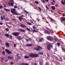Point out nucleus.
I'll return each instance as SVG.
<instances>
[{"label": "nucleus", "mask_w": 65, "mask_h": 65, "mask_svg": "<svg viewBox=\"0 0 65 65\" xmlns=\"http://www.w3.org/2000/svg\"><path fill=\"white\" fill-rule=\"evenodd\" d=\"M16 10L15 9H11L10 11L12 14H14L15 15H20V14H18V13H17V12L15 11Z\"/></svg>", "instance_id": "nucleus-1"}, {"label": "nucleus", "mask_w": 65, "mask_h": 65, "mask_svg": "<svg viewBox=\"0 0 65 65\" xmlns=\"http://www.w3.org/2000/svg\"><path fill=\"white\" fill-rule=\"evenodd\" d=\"M51 47H53L52 45L51 46V45L50 44H48L47 46V48L48 50H50L51 49Z\"/></svg>", "instance_id": "nucleus-2"}, {"label": "nucleus", "mask_w": 65, "mask_h": 65, "mask_svg": "<svg viewBox=\"0 0 65 65\" xmlns=\"http://www.w3.org/2000/svg\"><path fill=\"white\" fill-rule=\"evenodd\" d=\"M37 47L38 48H35V50H36V51H39L40 50V49H42V47H41V46H37Z\"/></svg>", "instance_id": "nucleus-3"}, {"label": "nucleus", "mask_w": 65, "mask_h": 65, "mask_svg": "<svg viewBox=\"0 0 65 65\" xmlns=\"http://www.w3.org/2000/svg\"><path fill=\"white\" fill-rule=\"evenodd\" d=\"M60 19L61 23H63V22H64L65 21V18L64 17H61Z\"/></svg>", "instance_id": "nucleus-4"}, {"label": "nucleus", "mask_w": 65, "mask_h": 65, "mask_svg": "<svg viewBox=\"0 0 65 65\" xmlns=\"http://www.w3.org/2000/svg\"><path fill=\"white\" fill-rule=\"evenodd\" d=\"M19 34H20V33H19V32H14L13 33V35H14V36H19Z\"/></svg>", "instance_id": "nucleus-5"}, {"label": "nucleus", "mask_w": 65, "mask_h": 65, "mask_svg": "<svg viewBox=\"0 0 65 65\" xmlns=\"http://www.w3.org/2000/svg\"><path fill=\"white\" fill-rule=\"evenodd\" d=\"M46 38L48 40H50V41H51V40H53V39L49 36H47L46 37Z\"/></svg>", "instance_id": "nucleus-6"}, {"label": "nucleus", "mask_w": 65, "mask_h": 65, "mask_svg": "<svg viewBox=\"0 0 65 65\" xmlns=\"http://www.w3.org/2000/svg\"><path fill=\"white\" fill-rule=\"evenodd\" d=\"M34 54L31 53L29 55V56L30 58H34Z\"/></svg>", "instance_id": "nucleus-7"}, {"label": "nucleus", "mask_w": 65, "mask_h": 65, "mask_svg": "<svg viewBox=\"0 0 65 65\" xmlns=\"http://www.w3.org/2000/svg\"><path fill=\"white\" fill-rule=\"evenodd\" d=\"M5 51L8 54H12V53L9 50H8L7 49H6Z\"/></svg>", "instance_id": "nucleus-8"}, {"label": "nucleus", "mask_w": 65, "mask_h": 65, "mask_svg": "<svg viewBox=\"0 0 65 65\" xmlns=\"http://www.w3.org/2000/svg\"><path fill=\"white\" fill-rule=\"evenodd\" d=\"M61 3L62 5H65V0H62L61 1Z\"/></svg>", "instance_id": "nucleus-9"}, {"label": "nucleus", "mask_w": 65, "mask_h": 65, "mask_svg": "<svg viewBox=\"0 0 65 65\" xmlns=\"http://www.w3.org/2000/svg\"><path fill=\"white\" fill-rule=\"evenodd\" d=\"M21 26L22 28H27V26L25 25H24L23 24H21Z\"/></svg>", "instance_id": "nucleus-10"}, {"label": "nucleus", "mask_w": 65, "mask_h": 65, "mask_svg": "<svg viewBox=\"0 0 65 65\" xmlns=\"http://www.w3.org/2000/svg\"><path fill=\"white\" fill-rule=\"evenodd\" d=\"M25 46H32L33 45L31 44H26L25 45Z\"/></svg>", "instance_id": "nucleus-11"}, {"label": "nucleus", "mask_w": 65, "mask_h": 65, "mask_svg": "<svg viewBox=\"0 0 65 65\" xmlns=\"http://www.w3.org/2000/svg\"><path fill=\"white\" fill-rule=\"evenodd\" d=\"M34 58H37V57H39V55L37 54H34Z\"/></svg>", "instance_id": "nucleus-12"}, {"label": "nucleus", "mask_w": 65, "mask_h": 65, "mask_svg": "<svg viewBox=\"0 0 65 65\" xmlns=\"http://www.w3.org/2000/svg\"><path fill=\"white\" fill-rule=\"evenodd\" d=\"M5 44L7 47H9V43H5Z\"/></svg>", "instance_id": "nucleus-13"}, {"label": "nucleus", "mask_w": 65, "mask_h": 65, "mask_svg": "<svg viewBox=\"0 0 65 65\" xmlns=\"http://www.w3.org/2000/svg\"><path fill=\"white\" fill-rule=\"evenodd\" d=\"M45 32L46 34H50V32L47 30L45 31Z\"/></svg>", "instance_id": "nucleus-14"}, {"label": "nucleus", "mask_w": 65, "mask_h": 65, "mask_svg": "<svg viewBox=\"0 0 65 65\" xmlns=\"http://www.w3.org/2000/svg\"><path fill=\"white\" fill-rule=\"evenodd\" d=\"M17 38L18 39H19V40H21V39H22V37L20 36L18 37Z\"/></svg>", "instance_id": "nucleus-15"}, {"label": "nucleus", "mask_w": 65, "mask_h": 65, "mask_svg": "<svg viewBox=\"0 0 65 65\" xmlns=\"http://www.w3.org/2000/svg\"><path fill=\"white\" fill-rule=\"evenodd\" d=\"M8 59L9 60H11L13 59V57H12L8 56Z\"/></svg>", "instance_id": "nucleus-16"}, {"label": "nucleus", "mask_w": 65, "mask_h": 65, "mask_svg": "<svg viewBox=\"0 0 65 65\" xmlns=\"http://www.w3.org/2000/svg\"><path fill=\"white\" fill-rule=\"evenodd\" d=\"M20 30L21 32H25V30L23 29H20Z\"/></svg>", "instance_id": "nucleus-17"}, {"label": "nucleus", "mask_w": 65, "mask_h": 65, "mask_svg": "<svg viewBox=\"0 0 65 65\" xmlns=\"http://www.w3.org/2000/svg\"><path fill=\"white\" fill-rule=\"evenodd\" d=\"M18 19H19L20 21H22V19H23V18H22L20 16L19 17H18Z\"/></svg>", "instance_id": "nucleus-18"}, {"label": "nucleus", "mask_w": 65, "mask_h": 65, "mask_svg": "<svg viewBox=\"0 0 65 65\" xmlns=\"http://www.w3.org/2000/svg\"><path fill=\"white\" fill-rule=\"evenodd\" d=\"M33 32H38V31H37L36 30H35V29H34L32 30Z\"/></svg>", "instance_id": "nucleus-19"}, {"label": "nucleus", "mask_w": 65, "mask_h": 65, "mask_svg": "<svg viewBox=\"0 0 65 65\" xmlns=\"http://www.w3.org/2000/svg\"><path fill=\"white\" fill-rule=\"evenodd\" d=\"M43 61H40V65H43L42 64L43 63Z\"/></svg>", "instance_id": "nucleus-20"}, {"label": "nucleus", "mask_w": 65, "mask_h": 65, "mask_svg": "<svg viewBox=\"0 0 65 65\" xmlns=\"http://www.w3.org/2000/svg\"><path fill=\"white\" fill-rule=\"evenodd\" d=\"M51 8L53 10H55V7L54 6H52L51 7Z\"/></svg>", "instance_id": "nucleus-21"}, {"label": "nucleus", "mask_w": 65, "mask_h": 65, "mask_svg": "<svg viewBox=\"0 0 65 65\" xmlns=\"http://www.w3.org/2000/svg\"><path fill=\"white\" fill-rule=\"evenodd\" d=\"M26 23L27 24H28V25H32V23L30 22H27Z\"/></svg>", "instance_id": "nucleus-22"}, {"label": "nucleus", "mask_w": 65, "mask_h": 65, "mask_svg": "<svg viewBox=\"0 0 65 65\" xmlns=\"http://www.w3.org/2000/svg\"><path fill=\"white\" fill-rule=\"evenodd\" d=\"M24 57L26 59H28V58H29V57L27 56H25Z\"/></svg>", "instance_id": "nucleus-23"}, {"label": "nucleus", "mask_w": 65, "mask_h": 65, "mask_svg": "<svg viewBox=\"0 0 65 65\" xmlns=\"http://www.w3.org/2000/svg\"><path fill=\"white\" fill-rule=\"evenodd\" d=\"M4 9L5 10V11H10V10L9 9L8 10H7V9H6L5 8H4Z\"/></svg>", "instance_id": "nucleus-24"}, {"label": "nucleus", "mask_w": 65, "mask_h": 65, "mask_svg": "<svg viewBox=\"0 0 65 65\" xmlns=\"http://www.w3.org/2000/svg\"><path fill=\"white\" fill-rule=\"evenodd\" d=\"M38 54L39 55H43V53H41V52H39L38 53Z\"/></svg>", "instance_id": "nucleus-25"}, {"label": "nucleus", "mask_w": 65, "mask_h": 65, "mask_svg": "<svg viewBox=\"0 0 65 65\" xmlns=\"http://www.w3.org/2000/svg\"><path fill=\"white\" fill-rule=\"evenodd\" d=\"M5 35V36H6V37H9V35H8V34H6Z\"/></svg>", "instance_id": "nucleus-26"}, {"label": "nucleus", "mask_w": 65, "mask_h": 65, "mask_svg": "<svg viewBox=\"0 0 65 65\" xmlns=\"http://www.w3.org/2000/svg\"><path fill=\"white\" fill-rule=\"evenodd\" d=\"M50 20H51V22H53V21H55V20H53V19L52 18H50Z\"/></svg>", "instance_id": "nucleus-27"}, {"label": "nucleus", "mask_w": 65, "mask_h": 65, "mask_svg": "<svg viewBox=\"0 0 65 65\" xmlns=\"http://www.w3.org/2000/svg\"><path fill=\"white\" fill-rule=\"evenodd\" d=\"M4 59H5V58H3V57H2L1 58V61H3V60H4Z\"/></svg>", "instance_id": "nucleus-28"}, {"label": "nucleus", "mask_w": 65, "mask_h": 65, "mask_svg": "<svg viewBox=\"0 0 65 65\" xmlns=\"http://www.w3.org/2000/svg\"><path fill=\"white\" fill-rule=\"evenodd\" d=\"M35 3L36 4H38V2L37 1H35Z\"/></svg>", "instance_id": "nucleus-29"}, {"label": "nucleus", "mask_w": 65, "mask_h": 65, "mask_svg": "<svg viewBox=\"0 0 65 65\" xmlns=\"http://www.w3.org/2000/svg\"><path fill=\"white\" fill-rule=\"evenodd\" d=\"M5 29L6 31H9V29L8 28H5Z\"/></svg>", "instance_id": "nucleus-30"}, {"label": "nucleus", "mask_w": 65, "mask_h": 65, "mask_svg": "<svg viewBox=\"0 0 65 65\" xmlns=\"http://www.w3.org/2000/svg\"><path fill=\"white\" fill-rule=\"evenodd\" d=\"M61 49H62V51H63L64 52H65V49H64V48H61Z\"/></svg>", "instance_id": "nucleus-31"}, {"label": "nucleus", "mask_w": 65, "mask_h": 65, "mask_svg": "<svg viewBox=\"0 0 65 65\" xmlns=\"http://www.w3.org/2000/svg\"><path fill=\"white\" fill-rule=\"evenodd\" d=\"M20 65H25V63H22L20 64Z\"/></svg>", "instance_id": "nucleus-32"}, {"label": "nucleus", "mask_w": 65, "mask_h": 65, "mask_svg": "<svg viewBox=\"0 0 65 65\" xmlns=\"http://www.w3.org/2000/svg\"><path fill=\"white\" fill-rule=\"evenodd\" d=\"M32 28L33 29H36V26H33L32 27Z\"/></svg>", "instance_id": "nucleus-33"}, {"label": "nucleus", "mask_w": 65, "mask_h": 65, "mask_svg": "<svg viewBox=\"0 0 65 65\" xmlns=\"http://www.w3.org/2000/svg\"><path fill=\"white\" fill-rule=\"evenodd\" d=\"M24 12H25V13L26 14H28V13H29L27 11H24Z\"/></svg>", "instance_id": "nucleus-34"}, {"label": "nucleus", "mask_w": 65, "mask_h": 65, "mask_svg": "<svg viewBox=\"0 0 65 65\" xmlns=\"http://www.w3.org/2000/svg\"><path fill=\"white\" fill-rule=\"evenodd\" d=\"M2 53L3 55H5V52L4 51H3L2 52Z\"/></svg>", "instance_id": "nucleus-35"}, {"label": "nucleus", "mask_w": 65, "mask_h": 65, "mask_svg": "<svg viewBox=\"0 0 65 65\" xmlns=\"http://www.w3.org/2000/svg\"><path fill=\"white\" fill-rule=\"evenodd\" d=\"M57 45L58 46H60V44L59 43H57Z\"/></svg>", "instance_id": "nucleus-36"}, {"label": "nucleus", "mask_w": 65, "mask_h": 65, "mask_svg": "<svg viewBox=\"0 0 65 65\" xmlns=\"http://www.w3.org/2000/svg\"><path fill=\"white\" fill-rule=\"evenodd\" d=\"M27 31H31V30H30V29L29 28H27Z\"/></svg>", "instance_id": "nucleus-37"}, {"label": "nucleus", "mask_w": 65, "mask_h": 65, "mask_svg": "<svg viewBox=\"0 0 65 65\" xmlns=\"http://www.w3.org/2000/svg\"><path fill=\"white\" fill-rule=\"evenodd\" d=\"M8 4L9 6H11V3H8Z\"/></svg>", "instance_id": "nucleus-38"}, {"label": "nucleus", "mask_w": 65, "mask_h": 65, "mask_svg": "<svg viewBox=\"0 0 65 65\" xmlns=\"http://www.w3.org/2000/svg\"><path fill=\"white\" fill-rule=\"evenodd\" d=\"M11 65H13V62H10Z\"/></svg>", "instance_id": "nucleus-39"}, {"label": "nucleus", "mask_w": 65, "mask_h": 65, "mask_svg": "<svg viewBox=\"0 0 65 65\" xmlns=\"http://www.w3.org/2000/svg\"><path fill=\"white\" fill-rule=\"evenodd\" d=\"M3 8V6H0V9H2Z\"/></svg>", "instance_id": "nucleus-40"}, {"label": "nucleus", "mask_w": 65, "mask_h": 65, "mask_svg": "<svg viewBox=\"0 0 65 65\" xmlns=\"http://www.w3.org/2000/svg\"><path fill=\"white\" fill-rule=\"evenodd\" d=\"M41 1H42L43 3H45V2L44 0H41Z\"/></svg>", "instance_id": "nucleus-41"}, {"label": "nucleus", "mask_w": 65, "mask_h": 65, "mask_svg": "<svg viewBox=\"0 0 65 65\" xmlns=\"http://www.w3.org/2000/svg\"><path fill=\"white\" fill-rule=\"evenodd\" d=\"M11 5L12 6H13V4L12 3H11Z\"/></svg>", "instance_id": "nucleus-42"}, {"label": "nucleus", "mask_w": 65, "mask_h": 65, "mask_svg": "<svg viewBox=\"0 0 65 65\" xmlns=\"http://www.w3.org/2000/svg\"><path fill=\"white\" fill-rule=\"evenodd\" d=\"M38 8L39 9L40 11H41V9L40 8V7H38Z\"/></svg>", "instance_id": "nucleus-43"}, {"label": "nucleus", "mask_w": 65, "mask_h": 65, "mask_svg": "<svg viewBox=\"0 0 65 65\" xmlns=\"http://www.w3.org/2000/svg\"><path fill=\"white\" fill-rule=\"evenodd\" d=\"M14 8H17V6L15 5L14 6Z\"/></svg>", "instance_id": "nucleus-44"}, {"label": "nucleus", "mask_w": 65, "mask_h": 65, "mask_svg": "<svg viewBox=\"0 0 65 65\" xmlns=\"http://www.w3.org/2000/svg\"><path fill=\"white\" fill-rule=\"evenodd\" d=\"M39 40L40 42H42V40H41V39H39Z\"/></svg>", "instance_id": "nucleus-45"}, {"label": "nucleus", "mask_w": 65, "mask_h": 65, "mask_svg": "<svg viewBox=\"0 0 65 65\" xmlns=\"http://www.w3.org/2000/svg\"><path fill=\"white\" fill-rule=\"evenodd\" d=\"M1 19L2 20H3V17L2 16H1Z\"/></svg>", "instance_id": "nucleus-46"}, {"label": "nucleus", "mask_w": 65, "mask_h": 65, "mask_svg": "<svg viewBox=\"0 0 65 65\" xmlns=\"http://www.w3.org/2000/svg\"><path fill=\"white\" fill-rule=\"evenodd\" d=\"M45 7L46 8H47V9H49V8H48L47 7V6H46Z\"/></svg>", "instance_id": "nucleus-47"}, {"label": "nucleus", "mask_w": 65, "mask_h": 65, "mask_svg": "<svg viewBox=\"0 0 65 65\" xmlns=\"http://www.w3.org/2000/svg\"><path fill=\"white\" fill-rule=\"evenodd\" d=\"M20 17L21 18L22 17H24V15H22L20 16Z\"/></svg>", "instance_id": "nucleus-48"}, {"label": "nucleus", "mask_w": 65, "mask_h": 65, "mask_svg": "<svg viewBox=\"0 0 65 65\" xmlns=\"http://www.w3.org/2000/svg\"><path fill=\"white\" fill-rule=\"evenodd\" d=\"M17 59H18V60H19V59L20 58V57H17Z\"/></svg>", "instance_id": "nucleus-49"}, {"label": "nucleus", "mask_w": 65, "mask_h": 65, "mask_svg": "<svg viewBox=\"0 0 65 65\" xmlns=\"http://www.w3.org/2000/svg\"><path fill=\"white\" fill-rule=\"evenodd\" d=\"M8 28H11V26H8Z\"/></svg>", "instance_id": "nucleus-50"}, {"label": "nucleus", "mask_w": 65, "mask_h": 65, "mask_svg": "<svg viewBox=\"0 0 65 65\" xmlns=\"http://www.w3.org/2000/svg\"><path fill=\"white\" fill-rule=\"evenodd\" d=\"M55 6L56 7H58V4H56L55 5Z\"/></svg>", "instance_id": "nucleus-51"}, {"label": "nucleus", "mask_w": 65, "mask_h": 65, "mask_svg": "<svg viewBox=\"0 0 65 65\" xmlns=\"http://www.w3.org/2000/svg\"><path fill=\"white\" fill-rule=\"evenodd\" d=\"M5 19L6 20H9V19H8V18H6Z\"/></svg>", "instance_id": "nucleus-52"}, {"label": "nucleus", "mask_w": 65, "mask_h": 65, "mask_svg": "<svg viewBox=\"0 0 65 65\" xmlns=\"http://www.w3.org/2000/svg\"><path fill=\"white\" fill-rule=\"evenodd\" d=\"M4 7H6V6L5 4L4 5Z\"/></svg>", "instance_id": "nucleus-53"}, {"label": "nucleus", "mask_w": 65, "mask_h": 65, "mask_svg": "<svg viewBox=\"0 0 65 65\" xmlns=\"http://www.w3.org/2000/svg\"><path fill=\"white\" fill-rule=\"evenodd\" d=\"M0 25H3V23H1L0 22Z\"/></svg>", "instance_id": "nucleus-54"}, {"label": "nucleus", "mask_w": 65, "mask_h": 65, "mask_svg": "<svg viewBox=\"0 0 65 65\" xmlns=\"http://www.w3.org/2000/svg\"><path fill=\"white\" fill-rule=\"evenodd\" d=\"M7 61H8V59H7L6 60H4V61L5 62H7Z\"/></svg>", "instance_id": "nucleus-55"}, {"label": "nucleus", "mask_w": 65, "mask_h": 65, "mask_svg": "<svg viewBox=\"0 0 65 65\" xmlns=\"http://www.w3.org/2000/svg\"><path fill=\"white\" fill-rule=\"evenodd\" d=\"M5 15H3V18L4 19H5Z\"/></svg>", "instance_id": "nucleus-56"}, {"label": "nucleus", "mask_w": 65, "mask_h": 65, "mask_svg": "<svg viewBox=\"0 0 65 65\" xmlns=\"http://www.w3.org/2000/svg\"><path fill=\"white\" fill-rule=\"evenodd\" d=\"M34 65H37V63H34Z\"/></svg>", "instance_id": "nucleus-57"}, {"label": "nucleus", "mask_w": 65, "mask_h": 65, "mask_svg": "<svg viewBox=\"0 0 65 65\" xmlns=\"http://www.w3.org/2000/svg\"><path fill=\"white\" fill-rule=\"evenodd\" d=\"M25 65H29V64H28L25 63Z\"/></svg>", "instance_id": "nucleus-58"}, {"label": "nucleus", "mask_w": 65, "mask_h": 65, "mask_svg": "<svg viewBox=\"0 0 65 65\" xmlns=\"http://www.w3.org/2000/svg\"><path fill=\"white\" fill-rule=\"evenodd\" d=\"M51 32L52 33H54V31H53V30H51Z\"/></svg>", "instance_id": "nucleus-59"}, {"label": "nucleus", "mask_w": 65, "mask_h": 65, "mask_svg": "<svg viewBox=\"0 0 65 65\" xmlns=\"http://www.w3.org/2000/svg\"><path fill=\"white\" fill-rule=\"evenodd\" d=\"M9 37H10V38H12V36H9Z\"/></svg>", "instance_id": "nucleus-60"}, {"label": "nucleus", "mask_w": 65, "mask_h": 65, "mask_svg": "<svg viewBox=\"0 0 65 65\" xmlns=\"http://www.w3.org/2000/svg\"><path fill=\"white\" fill-rule=\"evenodd\" d=\"M14 47H16V44H14Z\"/></svg>", "instance_id": "nucleus-61"}, {"label": "nucleus", "mask_w": 65, "mask_h": 65, "mask_svg": "<svg viewBox=\"0 0 65 65\" xmlns=\"http://www.w3.org/2000/svg\"><path fill=\"white\" fill-rule=\"evenodd\" d=\"M51 3H52V4L53 5H54V3H52V2H51Z\"/></svg>", "instance_id": "nucleus-62"}, {"label": "nucleus", "mask_w": 65, "mask_h": 65, "mask_svg": "<svg viewBox=\"0 0 65 65\" xmlns=\"http://www.w3.org/2000/svg\"><path fill=\"white\" fill-rule=\"evenodd\" d=\"M37 20L38 21H39V19L38 18H37Z\"/></svg>", "instance_id": "nucleus-63"}, {"label": "nucleus", "mask_w": 65, "mask_h": 65, "mask_svg": "<svg viewBox=\"0 0 65 65\" xmlns=\"http://www.w3.org/2000/svg\"><path fill=\"white\" fill-rule=\"evenodd\" d=\"M45 0L46 1V2H48V0Z\"/></svg>", "instance_id": "nucleus-64"}]
</instances>
